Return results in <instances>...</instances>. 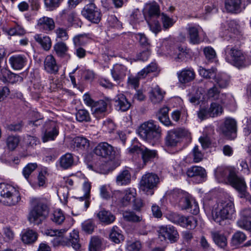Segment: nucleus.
I'll use <instances>...</instances> for the list:
<instances>
[{
  "label": "nucleus",
  "mask_w": 251,
  "mask_h": 251,
  "mask_svg": "<svg viewBox=\"0 0 251 251\" xmlns=\"http://www.w3.org/2000/svg\"><path fill=\"white\" fill-rule=\"evenodd\" d=\"M234 212L233 202L229 200H225L215 204L212 207L211 213L213 220L222 225L225 220L232 218Z\"/></svg>",
  "instance_id": "nucleus-1"
},
{
  "label": "nucleus",
  "mask_w": 251,
  "mask_h": 251,
  "mask_svg": "<svg viewBox=\"0 0 251 251\" xmlns=\"http://www.w3.org/2000/svg\"><path fill=\"white\" fill-rule=\"evenodd\" d=\"M225 52L226 61L238 68L246 67L250 64L248 56L237 46L227 45Z\"/></svg>",
  "instance_id": "nucleus-2"
},
{
  "label": "nucleus",
  "mask_w": 251,
  "mask_h": 251,
  "mask_svg": "<svg viewBox=\"0 0 251 251\" xmlns=\"http://www.w3.org/2000/svg\"><path fill=\"white\" fill-rule=\"evenodd\" d=\"M161 131L157 122L152 120L143 123L138 128L139 136L152 145L159 141Z\"/></svg>",
  "instance_id": "nucleus-3"
},
{
  "label": "nucleus",
  "mask_w": 251,
  "mask_h": 251,
  "mask_svg": "<svg viewBox=\"0 0 251 251\" xmlns=\"http://www.w3.org/2000/svg\"><path fill=\"white\" fill-rule=\"evenodd\" d=\"M31 205L32 208L29 213L28 219L30 223L39 225L48 216V207L43 201L37 199H32Z\"/></svg>",
  "instance_id": "nucleus-4"
},
{
  "label": "nucleus",
  "mask_w": 251,
  "mask_h": 251,
  "mask_svg": "<svg viewBox=\"0 0 251 251\" xmlns=\"http://www.w3.org/2000/svg\"><path fill=\"white\" fill-rule=\"evenodd\" d=\"M0 201L9 206L16 205L21 200L19 191L11 185L4 183H0Z\"/></svg>",
  "instance_id": "nucleus-5"
},
{
  "label": "nucleus",
  "mask_w": 251,
  "mask_h": 251,
  "mask_svg": "<svg viewBox=\"0 0 251 251\" xmlns=\"http://www.w3.org/2000/svg\"><path fill=\"white\" fill-rule=\"evenodd\" d=\"M159 178L157 175L147 173L143 175L140 182V189L147 195L154 194L153 189L159 183Z\"/></svg>",
  "instance_id": "nucleus-6"
},
{
  "label": "nucleus",
  "mask_w": 251,
  "mask_h": 251,
  "mask_svg": "<svg viewBox=\"0 0 251 251\" xmlns=\"http://www.w3.org/2000/svg\"><path fill=\"white\" fill-rule=\"evenodd\" d=\"M81 14L91 23L98 24L101 20L100 10L92 2L86 5L81 11Z\"/></svg>",
  "instance_id": "nucleus-7"
},
{
  "label": "nucleus",
  "mask_w": 251,
  "mask_h": 251,
  "mask_svg": "<svg viewBox=\"0 0 251 251\" xmlns=\"http://www.w3.org/2000/svg\"><path fill=\"white\" fill-rule=\"evenodd\" d=\"M189 134L188 131L183 128L170 130L168 132L165 138V144L170 147H176L182 137L187 136Z\"/></svg>",
  "instance_id": "nucleus-8"
},
{
  "label": "nucleus",
  "mask_w": 251,
  "mask_h": 251,
  "mask_svg": "<svg viewBox=\"0 0 251 251\" xmlns=\"http://www.w3.org/2000/svg\"><path fill=\"white\" fill-rule=\"evenodd\" d=\"M222 133L229 139H234L236 137L237 131V122L230 118H226L221 126Z\"/></svg>",
  "instance_id": "nucleus-9"
},
{
  "label": "nucleus",
  "mask_w": 251,
  "mask_h": 251,
  "mask_svg": "<svg viewBox=\"0 0 251 251\" xmlns=\"http://www.w3.org/2000/svg\"><path fill=\"white\" fill-rule=\"evenodd\" d=\"M159 236L164 240L168 239L171 242H176L178 239L179 235L176 228L172 226H162L159 227Z\"/></svg>",
  "instance_id": "nucleus-10"
},
{
  "label": "nucleus",
  "mask_w": 251,
  "mask_h": 251,
  "mask_svg": "<svg viewBox=\"0 0 251 251\" xmlns=\"http://www.w3.org/2000/svg\"><path fill=\"white\" fill-rule=\"evenodd\" d=\"M234 171V170L230 167L219 166L215 170V176L219 182L227 183L228 179Z\"/></svg>",
  "instance_id": "nucleus-11"
},
{
  "label": "nucleus",
  "mask_w": 251,
  "mask_h": 251,
  "mask_svg": "<svg viewBox=\"0 0 251 251\" xmlns=\"http://www.w3.org/2000/svg\"><path fill=\"white\" fill-rule=\"evenodd\" d=\"M227 183H229L241 194L245 196L247 186L244 179L238 176L234 171L230 177L228 179Z\"/></svg>",
  "instance_id": "nucleus-12"
},
{
  "label": "nucleus",
  "mask_w": 251,
  "mask_h": 251,
  "mask_svg": "<svg viewBox=\"0 0 251 251\" xmlns=\"http://www.w3.org/2000/svg\"><path fill=\"white\" fill-rule=\"evenodd\" d=\"M58 133V126L54 122L51 121L47 124V128L42 136V141L45 143L54 140Z\"/></svg>",
  "instance_id": "nucleus-13"
},
{
  "label": "nucleus",
  "mask_w": 251,
  "mask_h": 251,
  "mask_svg": "<svg viewBox=\"0 0 251 251\" xmlns=\"http://www.w3.org/2000/svg\"><path fill=\"white\" fill-rule=\"evenodd\" d=\"M27 62V58L24 54H14L9 58L11 68L15 70H20L24 68Z\"/></svg>",
  "instance_id": "nucleus-14"
},
{
  "label": "nucleus",
  "mask_w": 251,
  "mask_h": 251,
  "mask_svg": "<svg viewBox=\"0 0 251 251\" xmlns=\"http://www.w3.org/2000/svg\"><path fill=\"white\" fill-rule=\"evenodd\" d=\"M113 152V147L107 142L99 143L94 149L95 154L103 158L109 157L112 155Z\"/></svg>",
  "instance_id": "nucleus-15"
},
{
  "label": "nucleus",
  "mask_w": 251,
  "mask_h": 251,
  "mask_svg": "<svg viewBox=\"0 0 251 251\" xmlns=\"http://www.w3.org/2000/svg\"><path fill=\"white\" fill-rule=\"evenodd\" d=\"M177 76L179 82L184 84L193 81L195 78L196 74L192 68H187L177 72Z\"/></svg>",
  "instance_id": "nucleus-16"
},
{
  "label": "nucleus",
  "mask_w": 251,
  "mask_h": 251,
  "mask_svg": "<svg viewBox=\"0 0 251 251\" xmlns=\"http://www.w3.org/2000/svg\"><path fill=\"white\" fill-rule=\"evenodd\" d=\"M79 241L78 232L77 230H74L70 233V238L68 240L62 238L59 241V244L63 246L71 245L74 249L78 250L80 248Z\"/></svg>",
  "instance_id": "nucleus-17"
},
{
  "label": "nucleus",
  "mask_w": 251,
  "mask_h": 251,
  "mask_svg": "<svg viewBox=\"0 0 251 251\" xmlns=\"http://www.w3.org/2000/svg\"><path fill=\"white\" fill-rule=\"evenodd\" d=\"M89 146V141L83 137H76L72 141V147L81 153L87 151Z\"/></svg>",
  "instance_id": "nucleus-18"
},
{
  "label": "nucleus",
  "mask_w": 251,
  "mask_h": 251,
  "mask_svg": "<svg viewBox=\"0 0 251 251\" xmlns=\"http://www.w3.org/2000/svg\"><path fill=\"white\" fill-rule=\"evenodd\" d=\"M225 8L228 13H238L245 7L242 4V0H225Z\"/></svg>",
  "instance_id": "nucleus-19"
},
{
  "label": "nucleus",
  "mask_w": 251,
  "mask_h": 251,
  "mask_svg": "<svg viewBox=\"0 0 251 251\" xmlns=\"http://www.w3.org/2000/svg\"><path fill=\"white\" fill-rule=\"evenodd\" d=\"M37 26L40 30L48 32L54 29L55 23L52 18L44 16L38 20Z\"/></svg>",
  "instance_id": "nucleus-20"
},
{
  "label": "nucleus",
  "mask_w": 251,
  "mask_h": 251,
  "mask_svg": "<svg viewBox=\"0 0 251 251\" xmlns=\"http://www.w3.org/2000/svg\"><path fill=\"white\" fill-rule=\"evenodd\" d=\"M145 20L156 19L159 16V6L156 2H153L147 4L144 11Z\"/></svg>",
  "instance_id": "nucleus-21"
},
{
  "label": "nucleus",
  "mask_w": 251,
  "mask_h": 251,
  "mask_svg": "<svg viewBox=\"0 0 251 251\" xmlns=\"http://www.w3.org/2000/svg\"><path fill=\"white\" fill-rule=\"evenodd\" d=\"M38 233L34 230L27 228L21 234V240L25 245H30L36 242Z\"/></svg>",
  "instance_id": "nucleus-22"
},
{
  "label": "nucleus",
  "mask_w": 251,
  "mask_h": 251,
  "mask_svg": "<svg viewBox=\"0 0 251 251\" xmlns=\"http://www.w3.org/2000/svg\"><path fill=\"white\" fill-rule=\"evenodd\" d=\"M165 92L158 86L152 88L149 92V98L153 104H158L163 100Z\"/></svg>",
  "instance_id": "nucleus-23"
},
{
  "label": "nucleus",
  "mask_w": 251,
  "mask_h": 251,
  "mask_svg": "<svg viewBox=\"0 0 251 251\" xmlns=\"http://www.w3.org/2000/svg\"><path fill=\"white\" fill-rule=\"evenodd\" d=\"M44 69L50 74H56L58 73L59 66L55 58L52 55H47L44 62Z\"/></svg>",
  "instance_id": "nucleus-24"
},
{
  "label": "nucleus",
  "mask_w": 251,
  "mask_h": 251,
  "mask_svg": "<svg viewBox=\"0 0 251 251\" xmlns=\"http://www.w3.org/2000/svg\"><path fill=\"white\" fill-rule=\"evenodd\" d=\"M187 38L189 43L193 45H198L201 42L199 36V28L197 26L189 25L186 28Z\"/></svg>",
  "instance_id": "nucleus-25"
},
{
  "label": "nucleus",
  "mask_w": 251,
  "mask_h": 251,
  "mask_svg": "<svg viewBox=\"0 0 251 251\" xmlns=\"http://www.w3.org/2000/svg\"><path fill=\"white\" fill-rule=\"evenodd\" d=\"M53 50L56 55L59 57L65 58L66 59H69L71 58V55L68 53L69 47L64 42H57L53 46Z\"/></svg>",
  "instance_id": "nucleus-26"
},
{
  "label": "nucleus",
  "mask_w": 251,
  "mask_h": 251,
  "mask_svg": "<svg viewBox=\"0 0 251 251\" xmlns=\"http://www.w3.org/2000/svg\"><path fill=\"white\" fill-rule=\"evenodd\" d=\"M107 103L103 100L96 101L91 108L92 114L97 118H100L105 115Z\"/></svg>",
  "instance_id": "nucleus-27"
},
{
  "label": "nucleus",
  "mask_w": 251,
  "mask_h": 251,
  "mask_svg": "<svg viewBox=\"0 0 251 251\" xmlns=\"http://www.w3.org/2000/svg\"><path fill=\"white\" fill-rule=\"evenodd\" d=\"M207 97L213 100H218L223 104H227L226 101V95L225 94H221L219 89L215 85L208 90L207 93Z\"/></svg>",
  "instance_id": "nucleus-28"
},
{
  "label": "nucleus",
  "mask_w": 251,
  "mask_h": 251,
  "mask_svg": "<svg viewBox=\"0 0 251 251\" xmlns=\"http://www.w3.org/2000/svg\"><path fill=\"white\" fill-rule=\"evenodd\" d=\"M123 197L120 200L123 206H126L129 205L131 201L134 200L136 195V189L134 188H128L123 192Z\"/></svg>",
  "instance_id": "nucleus-29"
},
{
  "label": "nucleus",
  "mask_w": 251,
  "mask_h": 251,
  "mask_svg": "<svg viewBox=\"0 0 251 251\" xmlns=\"http://www.w3.org/2000/svg\"><path fill=\"white\" fill-rule=\"evenodd\" d=\"M109 239L115 244H119L124 241L125 238L122 230L117 226H114L109 232Z\"/></svg>",
  "instance_id": "nucleus-30"
},
{
  "label": "nucleus",
  "mask_w": 251,
  "mask_h": 251,
  "mask_svg": "<svg viewBox=\"0 0 251 251\" xmlns=\"http://www.w3.org/2000/svg\"><path fill=\"white\" fill-rule=\"evenodd\" d=\"M185 193V192L181 190L174 189L168 191L166 193V196L170 201L176 206L180 199L184 196Z\"/></svg>",
  "instance_id": "nucleus-31"
},
{
  "label": "nucleus",
  "mask_w": 251,
  "mask_h": 251,
  "mask_svg": "<svg viewBox=\"0 0 251 251\" xmlns=\"http://www.w3.org/2000/svg\"><path fill=\"white\" fill-rule=\"evenodd\" d=\"M126 68L125 66L120 64H116L114 66L111 72L114 80L120 81L126 76Z\"/></svg>",
  "instance_id": "nucleus-32"
},
{
  "label": "nucleus",
  "mask_w": 251,
  "mask_h": 251,
  "mask_svg": "<svg viewBox=\"0 0 251 251\" xmlns=\"http://www.w3.org/2000/svg\"><path fill=\"white\" fill-rule=\"evenodd\" d=\"M141 154L144 166L151 162L158 156L157 151L156 150H150L146 147L143 149Z\"/></svg>",
  "instance_id": "nucleus-33"
},
{
  "label": "nucleus",
  "mask_w": 251,
  "mask_h": 251,
  "mask_svg": "<svg viewBox=\"0 0 251 251\" xmlns=\"http://www.w3.org/2000/svg\"><path fill=\"white\" fill-rule=\"evenodd\" d=\"M116 107L122 111L127 110L130 107V103L127 100L125 96L119 94L115 98Z\"/></svg>",
  "instance_id": "nucleus-34"
},
{
  "label": "nucleus",
  "mask_w": 251,
  "mask_h": 251,
  "mask_svg": "<svg viewBox=\"0 0 251 251\" xmlns=\"http://www.w3.org/2000/svg\"><path fill=\"white\" fill-rule=\"evenodd\" d=\"M97 217L99 220L106 225L113 223L115 219V216L110 211L102 210L97 214Z\"/></svg>",
  "instance_id": "nucleus-35"
},
{
  "label": "nucleus",
  "mask_w": 251,
  "mask_h": 251,
  "mask_svg": "<svg viewBox=\"0 0 251 251\" xmlns=\"http://www.w3.org/2000/svg\"><path fill=\"white\" fill-rule=\"evenodd\" d=\"M211 235L213 241L218 247L225 249L227 246V238L224 234L215 231L211 232Z\"/></svg>",
  "instance_id": "nucleus-36"
},
{
  "label": "nucleus",
  "mask_w": 251,
  "mask_h": 251,
  "mask_svg": "<svg viewBox=\"0 0 251 251\" xmlns=\"http://www.w3.org/2000/svg\"><path fill=\"white\" fill-rule=\"evenodd\" d=\"M39 143V141L36 137L27 135L24 139L23 147L27 152H31Z\"/></svg>",
  "instance_id": "nucleus-37"
},
{
  "label": "nucleus",
  "mask_w": 251,
  "mask_h": 251,
  "mask_svg": "<svg viewBox=\"0 0 251 251\" xmlns=\"http://www.w3.org/2000/svg\"><path fill=\"white\" fill-rule=\"evenodd\" d=\"M35 40L41 45L44 50H49L51 47L50 38L47 36H42L41 34H36L34 36Z\"/></svg>",
  "instance_id": "nucleus-38"
},
{
  "label": "nucleus",
  "mask_w": 251,
  "mask_h": 251,
  "mask_svg": "<svg viewBox=\"0 0 251 251\" xmlns=\"http://www.w3.org/2000/svg\"><path fill=\"white\" fill-rule=\"evenodd\" d=\"M131 180V175L127 170L121 171L116 177V183L119 185H125L129 184Z\"/></svg>",
  "instance_id": "nucleus-39"
},
{
  "label": "nucleus",
  "mask_w": 251,
  "mask_h": 251,
  "mask_svg": "<svg viewBox=\"0 0 251 251\" xmlns=\"http://www.w3.org/2000/svg\"><path fill=\"white\" fill-rule=\"evenodd\" d=\"M74 162L73 156L72 154L70 153H66L59 159L60 166L64 169H67L72 167Z\"/></svg>",
  "instance_id": "nucleus-40"
},
{
  "label": "nucleus",
  "mask_w": 251,
  "mask_h": 251,
  "mask_svg": "<svg viewBox=\"0 0 251 251\" xmlns=\"http://www.w3.org/2000/svg\"><path fill=\"white\" fill-rule=\"evenodd\" d=\"M169 110V109L167 107H163L159 110L157 114L159 121L166 126H169L171 124L168 116Z\"/></svg>",
  "instance_id": "nucleus-41"
},
{
  "label": "nucleus",
  "mask_w": 251,
  "mask_h": 251,
  "mask_svg": "<svg viewBox=\"0 0 251 251\" xmlns=\"http://www.w3.org/2000/svg\"><path fill=\"white\" fill-rule=\"evenodd\" d=\"M91 190V184L89 182L85 181L83 184V190L84 191V195L78 198L80 201H84V207L85 210L89 206V198Z\"/></svg>",
  "instance_id": "nucleus-42"
},
{
  "label": "nucleus",
  "mask_w": 251,
  "mask_h": 251,
  "mask_svg": "<svg viewBox=\"0 0 251 251\" xmlns=\"http://www.w3.org/2000/svg\"><path fill=\"white\" fill-rule=\"evenodd\" d=\"M159 71L160 70L157 64L155 62H151L146 68L139 72L138 73V75L141 76V77H142V78H144L150 73L153 72L158 73Z\"/></svg>",
  "instance_id": "nucleus-43"
},
{
  "label": "nucleus",
  "mask_w": 251,
  "mask_h": 251,
  "mask_svg": "<svg viewBox=\"0 0 251 251\" xmlns=\"http://www.w3.org/2000/svg\"><path fill=\"white\" fill-rule=\"evenodd\" d=\"M102 240L98 236L91 237L89 244V251H101Z\"/></svg>",
  "instance_id": "nucleus-44"
},
{
  "label": "nucleus",
  "mask_w": 251,
  "mask_h": 251,
  "mask_svg": "<svg viewBox=\"0 0 251 251\" xmlns=\"http://www.w3.org/2000/svg\"><path fill=\"white\" fill-rule=\"evenodd\" d=\"M180 225L188 229H193L197 225V221L193 216L184 217L182 216Z\"/></svg>",
  "instance_id": "nucleus-45"
},
{
  "label": "nucleus",
  "mask_w": 251,
  "mask_h": 251,
  "mask_svg": "<svg viewBox=\"0 0 251 251\" xmlns=\"http://www.w3.org/2000/svg\"><path fill=\"white\" fill-rule=\"evenodd\" d=\"M247 239L244 233L240 231L235 232L231 238V244L232 246L236 247L244 242Z\"/></svg>",
  "instance_id": "nucleus-46"
},
{
  "label": "nucleus",
  "mask_w": 251,
  "mask_h": 251,
  "mask_svg": "<svg viewBox=\"0 0 251 251\" xmlns=\"http://www.w3.org/2000/svg\"><path fill=\"white\" fill-rule=\"evenodd\" d=\"M187 174L190 177L196 176L204 177L205 176V170L200 166H193L188 170Z\"/></svg>",
  "instance_id": "nucleus-47"
},
{
  "label": "nucleus",
  "mask_w": 251,
  "mask_h": 251,
  "mask_svg": "<svg viewBox=\"0 0 251 251\" xmlns=\"http://www.w3.org/2000/svg\"><path fill=\"white\" fill-rule=\"evenodd\" d=\"M50 219L56 224L61 225L64 221L65 217L60 209H57L51 214Z\"/></svg>",
  "instance_id": "nucleus-48"
},
{
  "label": "nucleus",
  "mask_w": 251,
  "mask_h": 251,
  "mask_svg": "<svg viewBox=\"0 0 251 251\" xmlns=\"http://www.w3.org/2000/svg\"><path fill=\"white\" fill-rule=\"evenodd\" d=\"M75 48L81 47L85 45L89 41L87 36L84 34H78L75 36L73 39Z\"/></svg>",
  "instance_id": "nucleus-49"
},
{
  "label": "nucleus",
  "mask_w": 251,
  "mask_h": 251,
  "mask_svg": "<svg viewBox=\"0 0 251 251\" xmlns=\"http://www.w3.org/2000/svg\"><path fill=\"white\" fill-rule=\"evenodd\" d=\"M19 142V137L15 135H10L7 137L6 140L7 147L11 151L14 150L18 146Z\"/></svg>",
  "instance_id": "nucleus-50"
},
{
  "label": "nucleus",
  "mask_w": 251,
  "mask_h": 251,
  "mask_svg": "<svg viewBox=\"0 0 251 251\" xmlns=\"http://www.w3.org/2000/svg\"><path fill=\"white\" fill-rule=\"evenodd\" d=\"M215 81L221 88H225L229 84V78L226 74L219 75L214 78Z\"/></svg>",
  "instance_id": "nucleus-51"
},
{
  "label": "nucleus",
  "mask_w": 251,
  "mask_h": 251,
  "mask_svg": "<svg viewBox=\"0 0 251 251\" xmlns=\"http://www.w3.org/2000/svg\"><path fill=\"white\" fill-rule=\"evenodd\" d=\"M95 227V223L91 219L86 220L81 224L83 231L88 234H91L94 232Z\"/></svg>",
  "instance_id": "nucleus-52"
},
{
  "label": "nucleus",
  "mask_w": 251,
  "mask_h": 251,
  "mask_svg": "<svg viewBox=\"0 0 251 251\" xmlns=\"http://www.w3.org/2000/svg\"><path fill=\"white\" fill-rule=\"evenodd\" d=\"M208 109L210 113V117H211L218 116L223 112L222 107L219 104L216 102L211 103Z\"/></svg>",
  "instance_id": "nucleus-53"
},
{
  "label": "nucleus",
  "mask_w": 251,
  "mask_h": 251,
  "mask_svg": "<svg viewBox=\"0 0 251 251\" xmlns=\"http://www.w3.org/2000/svg\"><path fill=\"white\" fill-rule=\"evenodd\" d=\"M190 155L192 156L194 163H198L201 161L204 156L203 153L201 151L198 145H196L194 147L190 153Z\"/></svg>",
  "instance_id": "nucleus-54"
},
{
  "label": "nucleus",
  "mask_w": 251,
  "mask_h": 251,
  "mask_svg": "<svg viewBox=\"0 0 251 251\" xmlns=\"http://www.w3.org/2000/svg\"><path fill=\"white\" fill-rule=\"evenodd\" d=\"M150 30L155 34H157L161 31V26L158 21L156 19H150L149 18L146 20Z\"/></svg>",
  "instance_id": "nucleus-55"
},
{
  "label": "nucleus",
  "mask_w": 251,
  "mask_h": 251,
  "mask_svg": "<svg viewBox=\"0 0 251 251\" xmlns=\"http://www.w3.org/2000/svg\"><path fill=\"white\" fill-rule=\"evenodd\" d=\"M36 163H28L23 170V174L26 179H28L31 173L37 168Z\"/></svg>",
  "instance_id": "nucleus-56"
},
{
  "label": "nucleus",
  "mask_w": 251,
  "mask_h": 251,
  "mask_svg": "<svg viewBox=\"0 0 251 251\" xmlns=\"http://www.w3.org/2000/svg\"><path fill=\"white\" fill-rule=\"evenodd\" d=\"M191 201V199H189L187 194L185 192L184 196L180 199L179 201L177 203L176 205L182 210H187L188 209L190 206Z\"/></svg>",
  "instance_id": "nucleus-57"
},
{
  "label": "nucleus",
  "mask_w": 251,
  "mask_h": 251,
  "mask_svg": "<svg viewBox=\"0 0 251 251\" xmlns=\"http://www.w3.org/2000/svg\"><path fill=\"white\" fill-rule=\"evenodd\" d=\"M76 119L80 122L90 121V117L88 112L85 109L79 110L75 114Z\"/></svg>",
  "instance_id": "nucleus-58"
},
{
  "label": "nucleus",
  "mask_w": 251,
  "mask_h": 251,
  "mask_svg": "<svg viewBox=\"0 0 251 251\" xmlns=\"http://www.w3.org/2000/svg\"><path fill=\"white\" fill-rule=\"evenodd\" d=\"M7 32L11 36L16 35H22L25 33V30L24 28L18 24H16L13 27L9 28Z\"/></svg>",
  "instance_id": "nucleus-59"
},
{
  "label": "nucleus",
  "mask_w": 251,
  "mask_h": 251,
  "mask_svg": "<svg viewBox=\"0 0 251 251\" xmlns=\"http://www.w3.org/2000/svg\"><path fill=\"white\" fill-rule=\"evenodd\" d=\"M48 171L47 168L43 169L39 173L37 177V184L39 187H44L47 181Z\"/></svg>",
  "instance_id": "nucleus-60"
},
{
  "label": "nucleus",
  "mask_w": 251,
  "mask_h": 251,
  "mask_svg": "<svg viewBox=\"0 0 251 251\" xmlns=\"http://www.w3.org/2000/svg\"><path fill=\"white\" fill-rule=\"evenodd\" d=\"M4 241L9 242L14 240L15 234L13 231L9 227H5L2 229Z\"/></svg>",
  "instance_id": "nucleus-61"
},
{
  "label": "nucleus",
  "mask_w": 251,
  "mask_h": 251,
  "mask_svg": "<svg viewBox=\"0 0 251 251\" xmlns=\"http://www.w3.org/2000/svg\"><path fill=\"white\" fill-rule=\"evenodd\" d=\"M45 5L48 10L53 11L58 7L61 0H44Z\"/></svg>",
  "instance_id": "nucleus-62"
},
{
  "label": "nucleus",
  "mask_w": 251,
  "mask_h": 251,
  "mask_svg": "<svg viewBox=\"0 0 251 251\" xmlns=\"http://www.w3.org/2000/svg\"><path fill=\"white\" fill-rule=\"evenodd\" d=\"M136 38L138 40L140 45L145 49H150V44L149 42L148 39L143 33H138L136 34Z\"/></svg>",
  "instance_id": "nucleus-63"
},
{
  "label": "nucleus",
  "mask_w": 251,
  "mask_h": 251,
  "mask_svg": "<svg viewBox=\"0 0 251 251\" xmlns=\"http://www.w3.org/2000/svg\"><path fill=\"white\" fill-rule=\"evenodd\" d=\"M141 248V243L138 241L135 242L128 241L127 242L126 249L127 251H140Z\"/></svg>",
  "instance_id": "nucleus-64"
}]
</instances>
